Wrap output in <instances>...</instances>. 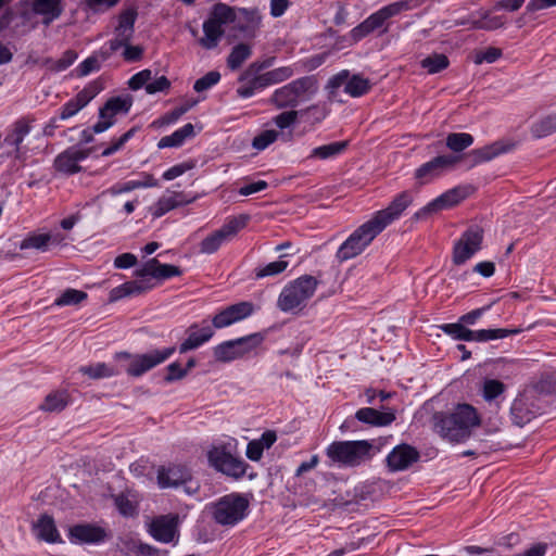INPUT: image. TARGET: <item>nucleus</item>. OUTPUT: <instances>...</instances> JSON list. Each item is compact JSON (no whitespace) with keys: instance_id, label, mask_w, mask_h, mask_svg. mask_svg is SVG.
I'll list each match as a JSON object with an SVG mask.
<instances>
[{"instance_id":"obj_21","label":"nucleus","mask_w":556,"mask_h":556,"mask_svg":"<svg viewBox=\"0 0 556 556\" xmlns=\"http://www.w3.org/2000/svg\"><path fill=\"white\" fill-rule=\"evenodd\" d=\"M253 312V303L248 301L239 302L217 313L213 317L212 324L215 328L222 329L251 316Z\"/></svg>"},{"instance_id":"obj_17","label":"nucleus","mask_w":556,"mask_h":556,"mask_svg":"<svg viewBox=\"0 0 556 556\" xmlns=\"http://www.w3.org/2000/svg\"><path fill=\"white\" fill-rule=\"evenodd\" d=\"M132 105L130 97L110 98L99 111L100 121L92 127L93 132L100 134L114 125V117L119 113H128Z\"/></svg>"},{"instance_id":"obj_29","label":"nucleus","mask_w":556,"mask_h":556,"mask_svg":"<svg viewBox=\"0 0 556 556\" xmlns=\"http://www.w3.org/2000/svg\"><path fill=\"white\" fill-rule=\"evenodd\" d=\"M89 155V152L86 150H80L76 148H70L54 160V167L56 170L64 174H75L81 170V167L78 163L85 160Z\"/></svg>"},{"instance_id":"obj_22","label":"nucleus","mask_w":556,"mask_h":556,"mask_svg":"<svg viewBox=\"0 0 556 556\" xmlns=\"http://www.w3.org/2000/svg\"><path fill=\"white\" fill-rule=\"evenodd\" d=\"M517 147L511 140H497L485 147L475 149L468 153L471 166L492 161L496 156L510 152Z\"/></svg>"},{"instance_id":"obj_18","label":"nucleus","mask_w":556,"mask_h":556,"mask_svg":"<svg viewBox=\"0 0 556 556\" xmlns=\"http://www.w3.org/2000/svg\"><path fill=\"white\" fill-rule=\"evenodd\" d=\"M34 121L35 119L29 116L18 118L12 124L10 131L4 138V143L13 148L12 155L20 162H24L26 159V150L23 148L22 143L25 137L30 132ZM8 155H11V153Z\"/></svg>"},{"instance_id":"obj_42","label":"nucleus","mask_w":556,"mask_h":556,"mask_svg":"<svg viewBox=\"0 0 556 556\" xmlns=\"http://www.w3.org/2000/svg\"><path fill=\"white\" fill-rule=\"evenodd\" d=\"M251 47L247 43L235 46L227 58V66L231 71H236L251 56Z\"/></svg>"},{"instance_id":"obj_63","label":"nucleus","mask_w":556,"mask_h":556,"mask_svg":"<svg viewBox=\"0 0 556 556\" xmlns=\"http://www.w3.org/2000/svg\"><path fill=\"white\" fill-rule=\"evenodd\" d=\"M300 115V111L288 110L274 117L275 125L280 129H286L292 126Z\"/></svg>"},{"instance_id":"obj_55","label":"nucleus","mask_w":556,"mask_h":556,"mask_svg":"<svg viewBox=\"0 0 556 556\" xmlns=\"http://www.w3.org/2000/svg\"><path fill=\"white\" fill-rule=\"evenodd\" d=\"M80 371L92 379L111 377L116 374L112 367L104 363L81 367Z\"/></svg>"},{"instance_id":"obj_39","label":"nucleus","mask_w":556,"mask_h":556,"mask_svg":"<svg viewBox=\"0 0 556 556\" xmlns=\"http://www.w3.org/2000/svg\"><path fill=\"white\" fill-rule=\"evenodd\" d=\"M194 135V128L191 123L186 124L169 136L163 137L159 142V148L179 147L187 138Z\"/></svg>"},{"instance_id":"obj_38","label":"nucleus","mask_w":556,"mask_h":556,"mask_svg":"<svg viewBox=\"0 0 556 556\" xmlns=\"http://www.w3.org/2000/svg\"><path fill=\"white\" fill-rule=\"evenodd\" d=\"M37 535L47 542H56L59 533L51 516L42 515L35 525Z\"/></svg>"},{"instance_id":"obj_13","label":"nucleus","mask_w":556,"mask_h":556,"mask_svg":"<svg viewBox=\"0 0 556 556\" xmlns=\"http://www.w3.org/2000/svg\"><path fill=\"white\" fill-rule=\"evenodd\" d=\"M341 86H344V91L353 98L362 97L371 89V83L368 78L361 75L350 77L349 71L343 70L332 76L326 86L330 99L336 97L337 90Z\"/></svg>"},{"instance_id":"obj_56","label":"nucleus","mask_w":556,"mask_h":556,"mask_svg":"<svg viewBox=\"0 0 556 556\" xmlns=\"http://www.w3.org/2000/svg\"><path fill=\"white\" fill-rule=\"evenodd\" d=\"M288 265L289 264L287 261H282V260L275 261V262H271L263 267L257 268L255 271V276H256V278L276 276V275L285 271L287 269Z\"/></svg>"},{"instance_id":"obj_26","label":"nucleus","mask_w":556,"mask_h":556,"mask_svg":"<svg viewBox=\"0 0 556 556\" xmlns=\"http://www.w3.org/2000/svg\"><path fill=\"white\" fill-rule=\"evenodd\" d=\"M136 277H151L159 280L180 276L181 269L172 264H161L157 258H150L135 271Z\"/></svg>"},{"instance_id":"obj_4","label":"nucleus","mask_w":556,"mask_h":556,"mask_svg":"<svg viewBox=\"0 0 556 556\" xmlns=\"http://www.w3.org/2000/svg\"><path fill=\"white\" fill-rule=\"evenodd\" d=\"M326 455L342 467H357L374 456V446L367 440L334 441L326 448Z\"/></svg>"},{"instance_id":"obj_60","label":"nucleus","mask_w":556,"mask_h":556,"mask_svg":"<svg viewBox=\"0 0 556 556\" xmlns=\"http://www.w3.org/2000/svg\"><path fill=\"white\" fill-rule=\"evenodd\" d=\"M278 138V132L276 130L269 129L264 130L256 137H254L252 141V147L258 151L266 149L269 144L274 143Z\"/></svg>"},{"instance_id":"obj_8","label":"nucleus","mask_w":556,"mask_h":556,"mask_svg":"<svg viewBox=\"0 0 556 556\" xmlns=\"http://www.w3.org/2000/svg\"><path fill=\"white\" fill-rule=\"evenodd\" d=\"M264 339L263 333L255 332L242 338L225 341L214 348V357L222 363L241 358L258 348Z\"/></svg>"},{"instance_id":"obj_3","label":"nucleus","mask_w":556,"mask_h":556,"mask_svg":"<svg viewBox=\"0 0 556 556\" xmlns=\"http://www.w3.org/2000/svg\"><path fill=\"white\" fill-rule=\"evenodd\" d=\"M317 91V78L314 75L303 76L276 89L269 102L279 110H293L300 103L311 100Z\"/></svg>"},{"instance_id":"obj_61","label":"nucleus","mask_w":556,"mask_h":556,"mask_svg":"<svg viewBox=\"0 0 556 556\" xmlns=\"http://www.w3.org/2000/svg\"><path fill=\"white\" fill-rule=\"evenodd\" d=\"M219 80L220 74L217 71H211L206 73L203 77L195 80L193 89L197 92H202L216 85Z\"/></svg>"},{"instance_id":"obj_58","label":"nucleus","mask_w":556,"mask_h":556,"mask_svg":"<svg viewBox=\"0 0 556 556\" xmlns=\"http://www.w3.org/2000/svg\"><path fill=\"white\" fill-rule=\"evenodd\" d=\"M100 51L83 61L78 67L77 73L79 76H87L93 71L100 70V64L103 62Z\"/></svg>"},{"instance_id":"obj_24","label":"nucleus","mask_w":556,"mask_h":556,"mask_svg":"<svg viewBox=\"0 0 556 556\" xmlns=\"http://www.w3.org/2000/svg\"><path fill=\"white\" fill-rule=\"evenodd\" d=\"M70 540L79 544H96L103 542L106 536V530L92 523H79L70 528Z\"/></svg>"},{"instance_id":"obj_16","label":"nucleus","mask_w":556,"mask_h":556,"mask_svg":"<svg viewBox=\"0 0 556 556\" xmlns=\"http://www.w3.org/2000/svg\"><path fill=\"white\" fill-rule=\"evenodd\" d=\"M459 161L460 156L456 155H439L433 157L415 170L414 175L417 185L420 187L431 182L444 172L452 169Z\"/></svg>"},{"instance_id":"obj_12","label":"nucleus","mask_w":556,"mask_h":556,"mask_svg":"<svg viewBox=\"0 0 556 556\" xmlns=\"http://www.w3.org/2000/svg\"><path fill=\"white\" fill-rule=\"evenodd\" d=\"M137 15L138 13L134 8L126 9L119 13L118 24L114 29L115 38L110 41V48L108 50H100L102 60L110 59L114 52L130 42L135 33Z\"/></svg>"},{"instance_id":"obj_49","label":"nucleus","mask_w":556,"mask_h":556,"mask_svg":"<svg viewBox=\"0 0 556 556\" xmlns=\"http://www.w3.org/2000/svg\"><path fill=\"white\" fill-rule=\"evenodd\" d=\"M505 25V18L500 15H492L490 12H483L481 18L473 21L471 27L475 29L495 30Z\"/></svg>"},{"instance_id":"obj_14","label":"nucleus","mask_w":556,"mask_h":556,"mask_svg":"<svg viewBox=\"0 0 556 556\" xmlns=\"http://www.w3.org/2000/svg\"><path fill=\"white\" fill-rule=\"evenodd\" d=\"M180 518L178 514L155 516L147 522L150 535L162 543H175L179 538Z\"/></svg>"},{"instance_id":"obj_41","label":"nucleus","mask_w":556,"mask_h":556,"mask_svg":"<svg viewBox=\"0 0 556 556\" xmlns=\"http://www.w3.org/2000/svg\"><path fill=\"white\" fill-rule=\"evenodd\" d=\"M517 329H481V330H471V334L469 336L468 341H478L485 342L495 339H503L508 337L509 334L518 333Z\"/></svg>"},{"instance_id":"obj_54","label":"nucleus","mask_w":556,"mask_h":556,"mask_svg":"<svg viewBox=\"0 0 556 556\" xmlns=\"http://www.w3.org/2000/svg\"><path fill=\"white\" fill-rule=\"evenodd\" d=\"M329 111L325 105L312 104L304 110L300 111L301 116H306V121L311 124H318L323 122L328 115Z\"/></svg>"},{"instance_id":"obj_6","label":"nucleus","mask_w":556,"mask_h":556,"mask_svg":"<svg viewBox=\"0 0 556 556\" xmlns=\"http://www.w3.org/2000/svg\"><path fill=\"white\" fill-rule=\"evenodd\" d=\"M250 502L245 495L230 493L210 506L212 519L223 527H233L248 515Z\"/></svg>"},{"instance_id":"obj_57","label":"nucleus","mask_w":556,"mask_h":556,"mask_svg":"<svg viewBox=\"0 0 556 556\" xmlns=\"http://www.w3.org/2000/svg\"><path fill=\"white\" fill-rule=\"evenodd\" d=\"M441 329L456 340L468 341L471 334V330L466 328L463 323L445 324L441 326Z\"/></svg>"},{"instance_id":"obj_51","label":"nucleus","mask_w":556,"mask_h":556,"mask_svg":"<svg viewBox=\"0 0 556 556\" xmlns=\"http://www.w3.org/2000/svg\"><path fill=\"white\" fill-rule=\"evenodd\" d=\"M88 298L85 291L76 289H66L54 304L56 306L77 305L84 302Z\"/></svg>"},{"instance_id":"obj_27","label":"nucleus","mask_w":556,"mask_h":556,"mask_svg":"<svg viewBox=\"0 0 556 556\" xmlns=\"http://www.w3.org/2000/svg\"><path fill=\"white\" fill-rule=\"evenodd\" d=\"M191 480L189 470L181 465L161 467L157 470V483L161 488H177Z\"/></svg>"},{"instance_id":"obj_64","label":"nucleus","mask_w":556,"mask_h":556,"mask_svg":"<svg viewBox=\"0 0 556 556\" xmlns=\"http://www.w3.org/2000/svg\"><path fill=\"white\" fill-rule=\"evenodd\" d=\"M271 85L288 80L294 75L292 66H282L267 72Z\"/></svg>"},{"instance_id":"obj_45","label":"nucleus","mask_w":556,"mask_h":556,"mask_svg":"<svg viewBox=\"0 0 556 556\" xmlns=\"http://www.w3.org/2000/svg\"><path fill=\"white\" fill-rule=\"evenodd\" d=\"M473 143V137L467 132H451L446 136L445 144L453 152H462Z\"/></svg>"},{"instance_id":"obj_19","label":"nucleus","mask_w":556,"mask_h":556,"mask_svg":"<svg viewBox=\"0 0 556 556\" xmlns=\"http://www.w3.org/2000/svg\"><path fill=\"white\" fill-rule=\"evenodd\" d=\"M467 195H468L467 188H464V187L453 188V189L444 192L443 194H441L433 201H431L429 204H427L420 211H418L415 214V218L420 219V218L426 217L428 214L453 207V206L457 205L460 201L466 199Z\"/></svg>"},{"instance_id":"obj_9","label":"nucleus","mask_w":556,"mask_h":556,"mask_svg":"<svg viewBox=\"0 0 556 556\" xmlns=\"http://www.w3.org/2000/svg\"><path fill=\"white\" fill-rule=\"evenodd\" d=\"M207 458L214 469L228 477L239 479L247 472L248 464L235 456L226 445L213 446Z\"/></svg>"},{"instance_id":"obj_44","label":"nucleus","mask_w":556,"mask_h":556,"mask_svg":"<svg viewBox=\"0 0 556 556\" xmlns=\"http://www.w3.org/2000/svg\"><path fill=\"white\" fill-rule=\"evenodd\" d=\"M510 412L514 418V422L518 426H523L534 416L533 412L528 408L526 399L523 396L514 401Z\"/></svg>"},{"instance_id":"obj_25","label":"nucleus","mask_w":556,"mask_h":556,"mask_svg":"<svg viewBox=\"0 0 556 556\" xmlns=\"http://www.w3.org/2000/svg\"><path fill=\"white\" fill-rule=\"evenodd\" d=\"M138 278L139 279L126 281L125 283L113 288L110 291V301L115 302L126 296L141 295L154 288V283L152 282L151 278Z\"/></svg>"},{"instance_id":"obj_20","label":"nucleus","mask_w":556,"mask_h":556,"mask_svg":"<svg viewBox=\"0 0 556 556\" xmlns=\"http://www.w3.org/2000/svg\"><path fill=\"white\" fill-rule=\"evenodd\" d=\"M412 202V194L408 191H403L393 199L387 208L377 212L371 219L382 231L389 224L397 219Z\"/></svg>"},{"instance_id":"obj_5","label":"nucleus","mask_w":556,"mask_h":556,"mask_svg":"<svg viewBox=\"0 0 556 556\" xmlns=\"http://www.w3.org/2000/svg\"><path fill=\"white\" fill-rule=\"evenodd\" d=\"M317 286V279L311 275L299 277L282 289L277 302L278 307L286 313L303 309Z\"/></svg>"},{"instance_id":"obj_30","label":"nucleus","mask_w":556,"mask_h":556,"mask_svg":"<svg viewBox=\"0 0 556 556\" xmlns=\"http://www.w3.org/2000/svg\"><path fill=\"white\" fill-rule=\"evenodd\" d=\"M213 334L214 331L206 321H203V326L201 328H199L197 324L191 325L188 328L187 339L179 346V352L186 353L201 346L203 343L207 342Z\"/></svg>"},{"instance_id":"obj_11","label":"nucleus","mask_w":556,"mask_h":556,"mask_svg":"<svg viewBox=\"0 0 556 556\" xmlns=\"http://www.w3.org/2000/svg\"><path fill=\"white\" fill-rule=\"evenodd\" d=\"M249 222L248 215H240L229 219L222 228L205 237L200 242V253L213 254L224 242L233 238Z\"/></svg>"},{"instance_id":"obj_50","label":"nucleus","mask_w":556,"mask_h":556,"mask_svg":"<svg viewBox=\"0 0 556 556\" xmlns=\"http://www.w3.org/2000/svg\"><path fill=\"white\" fill-rule=\"evenodd\" d=\"M506 390V386L496 379H485L482 384V397L486 402H491L502 395Z\"/></svg>"},{"instance_id":"obj_7","label":"nucleus","mask_w":556,"mask_h":556,"mask_svg":"<svg viewBox=\"0 0 556 556\" xmlns=\"http://www.w3.org/2000/svg\"><path fill=\"white\" fill-rule=\"evenodd\" d=\"M380 232V227L369 219L354 230L340 245L336 254L337 258L344 262L359 255Z\"/></svg>"},{"instance_id":"obj_46","label":"nucleus","mask_w":556,"mask_h":556,"mask_svg":"<svg viewBox=\"0 0 556 556\" xmlns=\"http://www.w3.org/2000/svg\"><path fill=\"white\" fill-rule=\"evenodd\" d=\"M51 239L52 237L49 233H29L20 243V250L35 249L45 252L48 250Z\"/></svg>"},{"instance_id":"obj_10","label":"nucleus","mask_w":556,"mask_h":556,"mask_svg":"<svg viewBox=\"0 0 556 556\" xmlns=\"http://www.w3.org/2000/svg\"><path fill=\"white\" fill-rule=\"evenodd\" d=\"M175 352V348H165L163 350H153L144 354L130 355L127 352L118 353V358H129L130 362L126 368V372L132 377H140L144 372L164 363Z\"/></svg>"},{"instance_id":"obj_62","label":"nucleus","mask_w":556,"mask_h":556,"mask_svg":"<svg viewBox=\"0 0 556 556\" xmlns=\"http://www.w3.org/2000/svg\"><path fill=\"white\" fill-rule=\"evenodd\" d=\"M115 506L118 511L126 517H131L137 513L136 504L128 498L125 494H118L114 497Z\"/></svg>"},{"instance_id":"obj_1","label":"nucleus","mask_w":556,"mask_h":556,"mask_svg":"<svg viewBox=\"0 0 556 556\" xmlns=\"http://www.w3.org/2000/svg\"><path fill=\"white\" fill-rule=\"evenodd\" d=\"M262 16L257 9L232 8L226 3H215L203 22V36L199 45L206 50L215 49L225 34L224 26L235 23L240 33L254 36L260 28Z\"/></svg>"},{"instance_id":"obj_31","label":"nucleus","mask_w":556,"mask_h":556,"mask_svg":"<svg viewBox=\"0 0 556 556\" xmlns=\"http://www.w3.org/2000/svg\"><path fill=\"white\" fill-rule=\"evenodd\" d=\"M358 421L376 427L389 426L395 420L394 412H379L371 407H364L356 412Z\"/></svg>"},{"instance_id":"obj_40","label":"nucleus","mask_w":556,"mask_h":556,"mask_svg":"<svg viewBox=\"0 0 556 556\" xmlns=\"http://www.w3.org/2000/svg\"><path fill=\"white\" fill-rule=\"evenodd\" d=\"M68 400L70 395L66 391L49 393L40 405V409L50 413L62 412L67 406Z\"/></svg>"},{"instance_id":"obj_36","label":"nucleus","mask_w":556,"mask_h":556,"mask_svg":"<svg viewBox=\"0 0 556 556\" xmlns=\"http://www.w3.org/2000/svg\"><path fill=\"white\" fill-rule=\"evenodd\" d=\"M530 390L539 395L556 394V370L545 371L531 383Z\"/></svg>"},{"instance_id":"obj_47","label":"nucleus","mask_w":556,"mask_h":556,"mask_svg":"<svg viewBox=\"0 0 556 556\" xmlns=\"http://www.w3.org/2000/svg\"><path fill=\"white\" fill-rule=\"evenodd\" d=\"M450 64L448 58L442 53H434L421 60L420 66L428 74H437L445 70Z\"/></svg>"},{"instance_id":"obj_52","label":"nucleus","mask_w":556,"mask_h":556,"mask_svg":"<svg viewBox=\"0 0 556 556\" xmlns=\"http://www.w3.org/2000/svg\"><path fill=\"white\" fill-rule=\"evenodd\" d=\"M74 50H66L59 60L47 59L45 64L53 72H62L70 67L77 59Z\"/></svg>"},{"instance_id":"obj_59","label":"nucleus","mask_w":556,"mask_h":556,"mask_svg":"<svg viewBox=\"0 0 556 556\" xmlns=\"http://www.w3.org/2000/svg\"><path fill=\"white\" fill-rule=\"evenodd\" d=\"M503 52L500 48L496 47H488L484 50L477 51L475 53V63H493L502 56Z\"/></svg>"},{"instance_id":"obj_35","label":"nucleus","mask_w":556,"mask_h":556,"mask_svg":"<svg viewBox=\"0 0 556 556\" xmlns=\"http://www.w3.org/2000/svg\"><path fill=\"white\" fill-rule=\"evenodd\" d=\"M92 99V94L84 89L79 91L73 99L66 102L60 112V119L65 121L76 115Z\"/></svg>"},{"instance_id":"obj_53","label":"nucleus","mask_w":556,"mask_h":556,"mask_svg":"<svg viewBox=\"0 0 556 556\" xmlns=\"http://www.w3.org/2000/svg\"><path fill=\"white\" fill-rule=\"evenodd\" d=\"M556 131V117L548 116L532 125L531 132L535 138H543Z\"/></svg>"},{"instance_id":"obj_2","label":"nucleus","mask_w":556,"mask_h":556,"mask_svg":"<svg viewBox=\"0 0 556 556\" xmlns=\"http://www.w3.org/2000/svg\"><path fill=\"white\" fill-rule=\"evenodd\" d=\"M432 420L435 432L451 443L466 441L480 425L476 408L469 404H458L451 413L438 412Z\"/></svg>"},{"instance_id":"obj_28","label":"nucleus","mask_w":556,"mask_h":556,"mask_svg":"<svg viewBox=\"0 0 556 556\" xmlns=\"http://www.w3.org/2000/svg\"><path fill=\"white\" fill-rule=\"evenodd\" d=\"M22 4L33 7L35 13L42 17V24L49 26L62 15V0H22Z\"/></svg>"},{"instance_id":"obj_33","label":"nucleus","mask_w":556,"mask_h":556,"mask_svg":"<svg viewBox=\"0 0 556 556\" xmlns=\"http://www.w3.org/2000/svg\"><path fill=\"white\" fill-rule=\"evenodd\" d=\"M418 3L416 0H400L381 8L377 12L372 13V15L381 27L387 20L396 16L404 11L415 9Z\"/></svg>"},{"instance_id":"obj_48","label":"nucleus","mask_w":556,"mask_h":556,"mask_svg":"<svg viewBox=\"0 0 556 556\" xmlns=\"http://www.w3.org/2000/svg\"><path fill=\"white\" fill-rule=\"evenodd\" d=\"M378 28H380V25L371 14L351 30L350 38L353 42H357Z\"/></svg>"},{"instance_id":"obj_32","label":"nucleus","mask_w":556,"mask_h":556,"mask_svg":"<svg viewBox=\"0 0 556 556\" xmlns=\"http://www.w3.org/2000/svg\"><path fill=\"white\" fill-rule=\"evenodd\" d=\"M276 440V432L274 430H266L260 439L252 440L248 443L245 452L247 457L250 460L258 462L263 456L264 450L270 448Z\"/></svg>"},{"instance_id":"obj_23","label":"nucleus","mask_w":556,"mask_h":556,"mask_svg":"<svg viewBox=\"0 0 556 556\" xmlns=\"http://www.w3.org/2000/svg\"><path fill=\"white\" fill-rule=\"evenodd\" d=\"M419 457V452L415 447L400 444L389 453L386 460L390 471H402L416 463Z\"/></svg>"},{"instance_id":"obj_15","label":"nucleus","mask_w":556,"mask_h":556,"mask_svg":"<svg viewBox=\"0 0 556 556\" xmlns=\"http://www.w3.org/2000/svg\"><path fill=\"white\" fill-rule=\"evenodd\" d=\"M484 231L480 226H470L455 243L453 262L455 265L466 263L482 245Z\"/></svg>"},{"instance_id":"obj_37","label":"nucleus","mask_w":556,"mask_h":556,"mask_svg":"<svg viewBox=\"0 0 556 556\" xmlns=\"http://www.w3.org/2000/svg\"><path fill=\"white\" fill-rule=\"evenodd\" d=\"M16 9H17V15L21 18V23L16 24L14 26V29L22 28V33H28V31L35 29L38 25V22L35 20V17L38 14L35 13V11L33 10V7L22 4V0H20L16 3Z\"/></svg>"},{"instance_id":"obj_43","label":"nucleus","mask_w":556,"mask_h":556,"mask_svg":"<svg viewBox=\"0 0 556 556\" xmlns=\"http://www.w3.org/2000/svg\"><path fill=\"white\" fill-rule=\"evenodd\" d=\"M348 141H336L313 149L311 157L326 160L341 154L348 148Z\"/></svg>"},{"instance_id":"obj_34","label":"nucleus","mask_w":556,"mask_h":556,"mask_svg":"<svg viewBox=\"0 0 556 556\" xmlns=\"http://www.w3.org/2000/svg\"><path fill=\"white\" fill-rule=\"evenodd\" d=\"M189 202L190 200H186L182 192H172L170 194L163 195L157 200L153 206L152 215L153 217L159 218L167 212Z\"/></svg>"}]
</instances>
